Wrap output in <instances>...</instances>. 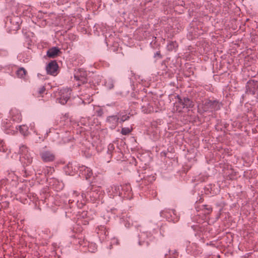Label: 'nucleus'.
<instances>
[{"label":"nucleus","instance_id":"nucleus-1","mask_svg":"<svg viewBox=\"0 0 258 258\" xmlns=\"http://www.w3.org/2000/svg\"><path fill=\"white\" fill-rule=\"evenodd\" d=\"M29 128H30L31 130L33 131L34 133L37 134V132L35 130V124L34 122L31 123L29 124V127L26 125H22L18 126H16L15 127L11 125H8L6 126L7 134L14 135L17 133L19 130L20 133L24 136H27L29 134L28 131Z\"/></svg>","mask_w":258,"mask_h":258},{"label":"nucleus","instance_id":"nucleus-2","mask_svg":"<svg viewBox=\"0 0 258 258\" xmlns=\"http://www.w3.org/2000/svg\"><path fill=\"white\" fill-rule=\"evenodd\" d=\"M20 161L24 166L29 165L32 163V155L26 146L22 145L20 146Z\"/></svg>","mask_w":258,"mask_h":258},{"label":"nucleus","instance_id":"nucleus-3","mask_svg":"<svg viewBox=\"0 0 258 258\" xmlns=\"http://www.w3.org/2000/svg\"><path fill=\"white\" fill-rule=\"evenodd\" d=\"M71 90L69 88H62L58 90L56 94L57 100L61 104H66L70 98Z\"/></svg>","mask_w":258,"mask_h":258},{"label":"nucleus","instance_id":"nucleus-4","mask_svg":"<svg viewBox=\"0 0 258 258\" xmlns=\"http://www.w3.org/2000/svg\"><path fill=\"white\" fill-rule=\"evenodd\" d=\"M192 102L188 98H184L182 100L180 98H178V102H176L174 105V109L177 112L182 111V109L186 107L189 108L192 106Z\"/></svg>","mask_w":258,"mask_h":258},{"label":"nucleus","instance_id":"nucleus-5","mask_svg":"<svg viewBox=\"0 0 258 258\" xmlns=\"http://www.w3.org/2000/svg\"><path fill=\"white\" fill-rule=\"evenodd\" d=\"M220 108V104L216 101L207 102L204 104L203 110L204 111H212L214 110H217Z\"/></svg>","mask_w":258,"mask_h":258},{"label":"nucleus","instance_id":"nucleus-6","mask_svg":"<svg viewBox=\"0 0 258 258\" xmlns=\"http://www.w3.org/2000/svg\"><path fill=\"white\" fill-rule=\"evenodd\" d=\"M42 160L44 162H51L54 160L55 156L51 151L47 150H43L40 153Z\"/></svg>","mask_w":258,"mask_h":258},{"label":"nucleus","instance_id":"nucleus-7","mask_svg":"<svg viewBox=\"0 0 258 258\" xmlns=\"http://www.w3.org/2000/svg\"><path fill=\"white\" fill-rule=\"evenodd\" d=\"M87 73L82 69L76 71L74 74V78L77 81L84 83L86 80Z\"/></svg>","mask_w":258,"mask_h":258},{"label":"nucleus","instance_id":"nucleus-8","mask_svg":"<svg viewBox=\"0 0 258 258\" xmlns=\"http://www.w3.org/2000/svg\"><path fill=\"white\" fill-rule=\"evenodd\" d=\"M57 68L56 62L52 61L46 66V70L48 74L55 76L56 75Z\"/></svg>","mask_w":258,"mask_h":258},{"label":"nucleus","instance_id":"nucleus-9","mask_svg":"<svg viewBox=\"0 0 258 258\" xmlns=\"http://www.w3.org/2000/svg\"><path fill=\"white\" fill-rule=\"evenodd\" d=\"M10 115L13 121L18 122L21 120V115L20 111L16 109H12L10 112Z\"/></svg>","mask_w":258,"mask_h":258},{"label":"nucleus","instance_id":"nucleus-10","mask_svg":"<svg viewBox=\"0 0 258 258\" xmlns=\"http://www.w3.org/2000/svg\"><path fill=\"white\" fill-rule=\"evenodd\" d=\"M119 118L117 116L113 115L108 117L107 121L110 124V127L111 128H114L117 125L118 122H119Z\"/></svg>","mask_w":258,"mask_h":258},{"label":"nucleus","instance_id":"nucleus-11","mask_svg":"<svg viewBox=\"0 0 258 258\" xmlns=\"http://www.w3.org/2000/svg\"><path fill=\"white\" fill-rule=\"evenodd\" d=\"M60 52V50L58 48L53 47L48 50L47 54L48 57L53 58L56 56Z\"/></svg>","mask_w":258,"mask_h":258},{"label":"nucleus","instance_id":"nucleus-12","mask_svg":"<svg viewBox=\"0 0 258 258\" xmlns=\"http://www.w3.org/2000/svg\"><path fill=\"white\" fill-rule=\"evenodd\" d=\"M80 171L82 172L83 175L86 177V179L90 177L93 174L92 170L90 168L85 166L81 167Z\"/></svg>","mask_w":258,"mask_h":258},{"label":"nucleus","instance_id":"nucleus-13","mask_svg":"<svg viewBox=\"0 0 258 258\" xmlns=\"http://www.w3.org/2000/svg\"><path fill=\"white\" fill-rule=\"evenodd\" d=\"M63 187V183L56 179L53 180L52 188L57 192H59Z\"/></svg>","mask_w":258,"mask_h":258},{"label":"nucleus","instance_id":"nucleus-14","mask_svg":"<svg viewBox=\"0 0 258 258\" xmlns=\"http://www.w3.org/2000/svg\"><path fill=\"white\" fill-rule=\"evenodd\" d=\"M100 188L98 186H95L94 184L90 185L86 190H83V192L86 193L89 192H100Z\"/></svg>","mask_w":258,"mask_h":258},{"label":"nucleus","instance_id":"nucleus-15","mask_svg":"<svg viewBox=\"0 0 258 258\" xmlns=\"http://www.w3.org/2000/svg\"><path fill=\"white\" fill-rule=\"evenodd\" d=\"M17 180H18L17 176L14 173H10L8 178H7V180L8 181V182H10V181H12L13 182L12 183L13 185H15L16 184Z\"/></svg>","mask_w":258,"mask_h":258},{"label":"nucleus","instance_id":"nucleus-16","mask_svg":"<svg viewBox=\"0 0 258 258\" xmlns=\"http://www.w3.org/2000/svg\"><path fill=\"white\" fill-rule=\"evenodd\" d=\"M0 151L4 152V153H6L7 154H8L10 152L9 151H8V149L5 145V142H4V141L3 140H2L1 139H0Z\"/></svg>","mask_w":258,"mask_h":258},{"label":"nucleus","instance_id":"nucleus-17","mask_svg":"<svg viewBox=\"0 0 258 258\" xmlns=\"http://www.w3.org/2000/svg\"><path fill=\"white\" fill-rule=\"evenodd\" d=\"M104 85L109 89H111L113 87V81L112 79L109 78L105 80Z\"/></svg>","mask_w":258,"mask_h":258},{"label":"nucleus","instance_id":"nucleus-18","mask_svg":"<svg viewBox=\"0 0 258 258\" xmlns=\"http://www.w3.org/2000/svg\"><path fill=\"white\" fill-rule=\"evenodd\" d=\"M121 189H122L121 187H120L119 186H114L113 187H112L111 189L108 191V192H112V193H114V194H117V193L120 194V192H122Z\"/></svg>","mask_w":258,"mask_h":258},{"label":"nucleus","instance_id":"nucleus-19","mask_svg":"<svg viewBox=\"0 0 258 258\" xmlns=\"http://www.w3.org/2000/svg\"><path fill=\"white\" fill-rule=\"evenodd\" d=\"M26 73V70L23 68H19L17 71V75L19 78H24Z\"/></svg>","mask_w":258,"mask_h":258},{"label":"nucleus","instance_id":"nucleus-20","mask_svg":"<svg viewBox=\"0 0 258 258\" xmlns=\"http://www.w3.org/2000/svg\"><path fill=\"white\" fill-rule=\"evenodd\" d=\"M65 172L69 175H73V165L72 164H69L65 168Z\"/></svg>","mask_w":258,"mask_h":258},{"label":"nucleus","instance_id":"nucleus-21","mask_svg":"<svg viewBox=\"0 0 258 258\" xmlns=\"http://www.w3.org/2000/svg\"><path fill=\"white\" fill-rule=\"evenodd\" d=\"M94 110L95 111V113L98 116H101L103 114V112L102 108H101L100 106H94Z\"/></svg>","mask_w":258,"mask_h":258},{"label":"nucleus","instance_id":"nucleus-22","mask_svg":"<svg viewBox=\"0 0 258 258\" xmlns=\"http://www.w3.org/2000/svg\"><path fill=\"white\" fill-rule=\"evenodd\" d=\"M81 124H84V125H93L91 121L89 119L83 118L80 121Z\"/></svg>","mask_w":258,"mask_h":258},{"label":"nucleus","instance_id":"nucleus-23","mask_svg":"<svg viewBox=\"0 0 258 258\" xmlns=\"http://www.w3.org/2000/svg\"><path fill=\"white\" fill-rule=\"evenodd\" d=\"M46 89L44 86H40L37 90V92L40 96H42L45 93Z\"/></svg>","mask_w":258,"mask_h":258},{"label":"nucleus","instance_id":"nucleus-24","mask_svg":"<svg viewBox=\"0 0 258 258\" xmlns=\"http://www.w3.org/2000/svg\"><path fill=\"white\" fill-rule=\"evenodd\" d=\"M53 171V168L50 167H47L44 169V173L45 175L51 174Z\"/></svg>","mask_w":258,"mask_h":258},{"label":"nucleus","instance_id":"nucleus-25","mask_svg":"<svg viewBox=\"0 0 258 258\" xmlns=\"http://www.w3.org/2000/svg\"><path fill=\"white\" fill-rule=\"evenodd\" d=\"M176 46V43L173 42L169 43L167 46L168 49L169 50H172L175 49Z\"/></svg>","mask_w":258,"mask_h":258},{"label":"nucleus","instance_id":"nucleus-26","mask_svg":"<svg viewBox=\"0 0 258 258\" xmlns=\"http://www.w3.org/2000/svg\"><path fill=\"white\" fill-rule=\"evenodd\" d=\"M131 132V130L129 128H123L121 131V133L123 135H127Z\"/></svg>","mask_w":258,"mask_h":258},{"label":"nucleus","instance_id":"nucleus-27","mask_svg":"<svg viewBox=\"0 0 258 258\" xmlns=\"http://www.w3.org/2000/svg\"><path fill=\"white\" fill-rule=\"evenodd\" d=\"M128 118V116H126V115H122L121 117H120V118H119V122H123V121H124L125 120H127Z\"/></svg>","mask_w":258,"mask_h":258},{"label":"nucleus","instance_id":"nucleus-28","mask_svg":"<svg viewBox=\"0 0 258 258\" xmlns=\"http://www.w3.org/2000/svg\"><path fill=\"white\" fill-rule=\"evenodd\" d=\"M109 151L111 152L114 150V146L113 144H110L108 146Z\"/></svg>","mask_w":258,"mask_h":258},{"label":"nucleus","instance_id":"nucleus-29","mask_svg":"<svg viewBox=\"0 0 258 258\" xmlns=\"http://www.w3.org/2000/svg\"><path fill=\"white\" fill-rule=\"evenodd\" d=\"M8 188V187H5V185L4 186H2L0 189V192H3L4 190L7 189Z\"/></svg>","mask_w":258,"mask_h":258},{"label":"nucleus","instance_id":"nucleus-30","mask_svg":"<svg viewBox=\"0 0 258 258\" xmlns=\"http://www.w3.org/2000/svg\"><path fill=\"white\" fill-rule=\"evenodd\" d=\"M204 207H205V208L207 210H208V211H209L210 212H212V208H207V205H204Z\"/></svg>","mask_w":258,"mask_h":258},{"label":"nucleus","instance_id":"nucleus-31","mask_svg":"<svg viewBox=\"0 0 258 258\" xmlns=\"http://www.w3.org/2000/svg\"><path fill=\"white\" fill-rule=\"evenodd\" d=\"M16 23H17V26L16 27V28L18 29L20 27V22L17 21Z\"/></svg>","mask_w":258,"mask_h":258},{"label":"nucleus","instance_id":"nucleus-32","mask_svg":"<svg viewBox=\"0 0 258 258\" xmlns=\"http://www.w3.org/2000/svg\"><path fill=\"white\" fill-rule=\"evenodd\" d=\"M204 201V199L203 198H201L199 200V203H201V202H203V201Z\"/></svg>","mask_w":258,"mask_h":258},{"label":"nucleus","instance_id":"nucleus-33","mask_svg":"<svg viewBox=\"0 0 258 258\" xmlns=\"http://www.w3.org/2000/svg\"><path fill=\"white\" fill-rule=\"evenodd\" d=\"M18 19V18H17V17H15V18H14V19L12 20L13 23H14V21H15V20H14V19H16H16Z\"/></svg>","mask_w":258,"mask_h":258},{"label":"nucleus","instance_id":"nucleus-34","mask_svg":"<svg viewBox=\"0 0 258 258\" xmlns=\"http://www.w3.org/2000/svg\"><path fill=\"white\" fill-rule=\"evenodd\" d=\"M196 226H192V228L194 230H195V229H196Z\"/></svg>","mask_w":258,"mask_h":258},{"label":"nucleus","instance_id":"nucleus-35","mask_svg":"<svg viewBox=\"0 0 258 258\" xmlns=\"http://www.w3.org/2000/svg\"><path fill=\"white\" fill-rule=\"evenodd\" d=\"M258 198H256V202H257V200Z\"/></svg>","mask_w":258,"mask_h":258},{"label":"nucleus","instance_id":"nucleus-36","mask_svg":"<svg viewBox=\"0 0 258 258\" xmlns=\"http://www.w3.org/2000/svg\"><path fill=\"white\" fill-rule=\"evenodd\" d=\"M249 234H253V232H251V233H249Z\"/></svg>","mask_w":258,"mask_h":258}]
</instances>
